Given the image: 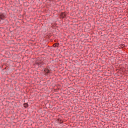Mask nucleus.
Returning <instances> with one entry per match:
<instances>
[{
  "instance_id": "f257e3e1",
  "label": "nucleus",
  "mask_w": 128,
  "mask_h": 128,
  "mask_svg": "<svg viewBox=\"0 0 128 128\" xmlns=\"http://www.w3.org/2000/svg\"><path fill=\"white\" fill-rule=\"evenodd\" d=\"M6 18V15L4 13H0V20H4Z\"/></svg>"
},
{
  "instance_id": "6e6552de",
  "label": "nucleus",
  "mask_w": 128,
  "mask_h": 128,
  "mask_svg": "<svg viewBox=\"0 0 128 128\" xmlns=\"http://www.w3.org/2000/svg\"><path fill=\"white\" fill-rule=\"evenodd\" d=\"M122 46H124V44H122Z\"/></svg>"
},
{
  "instance_id": "f03ea898",
  "label": "nucleus",
  "mask_w": 128,
  "mask_h": 128,
  "mask_svg": "<svg viewBox=\"0 0 128 128\" xmlns=\"http://www.w3.org/2000/svg\"><path fill=\"white\" fill-rule=\"evenodd\" d=\"M44 72H45L46 76H48V74L50 72V67L47 66L46 68L44 69Z\"/></svg>"
},
{
  "instance_id": "423d86ee",
  "label": "nucleus",
  "mask_w": 128,
  "mask_h": 128,
  "mask_svg": "<svg viewBox=\"0 0 128 128\" xmlns=\"http://www.w3.org/2000/svg\"><path fill=\"white\" fill-rule=\"evenodd\" d=\"M61 15L62 16L63 18H66V14L64 12L61 13Z\"/></svg>"
},
{
  "instance_id": "39448f33",
  "label": "nucleus",
  "mask_w": 128,
  "mask_h": 128,
  "mask_svg": "<svg viewBox=\"0 0 128 128\" xmlns=\"http://www.w3.org/2000/svg\"><path fill=\"white\" fill-rule=\"evenodd\" d=\"M24 108H28V103H24Z\"/></svg>"
},
{
  "instance_id": "7ed1b4c3",
  "label": "nucleus",
  "mask_w": 128,
  "mask_h": 128,
  "mask_svg": "<svg viewBox=\"0 0 128 128\" xmlns=\"http://www.w3.org/2000/svg\"><path fill=\"white\" fill-rule=\"evenodd\" d=\"M36 64H38V66H41L42 65L44 64V62H40V61H38V62H36Z\"/></svg>"
},
{
  "instance_id": "0eeeda50",
  "label": "nucleus",
  "mask_w": 128,
  "mask_h": 128,
  "mask_svg": "<svg viewBox=\"0 0 128 128\" xmlns=\"http://www.w3.org/2000/svg\"><path fill=\"white\" fill-rule=\"evenodd\" d=\"M58 122H59V124H62V120L60 119H58Z\"/></svg>"
},
{
  "instance_id": "20e7f679",
  "label": "nucleus",
  "mask_w": 128,
  "mask_h": 128,
  "mask_svg": "<svg viewBox=\"0 0 128 128\" xmlns=\"http://www.w3.org/2000/svg\"><path fill=\"white\" fill-rule=\"evenodd\" d=\"M60 46V44L58 43H55L54 44H53L54 48H58Z\"/></svg>"
}]
</instances>
